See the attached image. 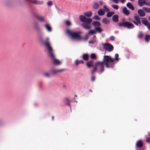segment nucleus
Here are the masks:
<instances>
[{"mask_svg": "<svg viewBox=\"0 0 150 150\" xmlns=\"http://www.w3.org/2000/svg\"><path fill=\"white\" fill-rule=\"evenodd\" d=\"M93 19L95 20H97L98 21L100 20V19L99 16L97 15L93 17Z\"/></svg>", "mask_w": 150, "mask_h": 150, "instance_id": "obj_38", "label": "nucleus"}, {"mask_svg": "<svg viewBox=\"0 0 150 150\" xmlns=\"http://www.w3.org/2000/svg\"><path fill=\"white\" fill-rule=\"evenodd\" d=\"M137 13L141 17H144L146 15L144 11L142 9H139L137 11Z\"/></svg>", "mask_w": 150, "mask_h": 150, "instance_id": "obj_12", "label": "nucleus"}, {"mask_svg": "<svg viewBox=\"0 0 150 150\" xmlns=\"http://www.w3.org/2000/svg\"><path fill=\"white\" fill-rule=\"evenodd\" d=\"M95 30L99 33H101L103 30L100 27H95Z\"/></svg>", "mask_w": 150, "mask_h": 150, "instance_id": "obj_34", "label": "nucleus"}, {"mask_svg": "<svg viewBox=\"0 0 150 150\" xmlns=\"http://www.w3.org/2000/svg\"><path fill=\"white\" fill-rule=\"evenodd\" d=\"M93 62L92 61H88L86 63V65L87 67L88 68H90L91 67H93Z\"/></svg>", "mask_w": 150, "mask_h": 150, "instance_id": "obj_24", "label": "nucleus"}, {"mask_svg": "<svg viewBox=\"0 0 150 150\" xmlns=\"http://www.w3.org/2000/svg\"><path fill=\"white\" fill-rule=\"evenodd\" d=\"M125 1V0H120V2L122 4H123Z\"/></svg>", "mask_w": 150, "mask_h": 150, "instance_id": "obj_49", "label": "nucleus"}, {"mask_svg": "<svg viewBox=\"0 0 150 150\" xmlns=\"http://www.w3.org/2000/svg\"><path fill=\"white\" fill-rule=\"evenodd\" d=\"M89 91L90 92H92V90H91V89L89 90Z\"/></svg>", "mask_w": 150, "mask_h": 150, "instance_id": "obj_55", "label": "nucleus"}, {"mask_svg": "<svg viewBox=\"0 0 150 150\" xmlns=\"http://www.w3.org/2000/svg\"><path fill=\"white\" fill-rule=\"evenodd\" d=\"M33 26L34 28L36 30H39L40 28L39 23L36 22H34L33 24Z\"/></svg>", "mask_w": 150, "mask_h": 150, "instance_id": "obj_13", "label": "nucleus"}, {"mask_svg": "<svg viewBox=\"0 0 150 150\" xmlns=\"http://www.w3.org/2000/svg\"><path fill=\"white\" fill-rule=\"evenodd\" d=\"M115 59L111 58L108 55L103 56V61H102L103 64H105L107 68H113L114 63H113Z\"/></svg>", "mask_w": 150, "mask_h": 150, "instance_id": "obj_3", "label": "nucleus"}, {"mask_svg": "<svg viewBox=\"0 0 150 150\" xmlns=\"http://www.w3.org/2000/svg\"><path fill=\"white\" fill-rule=\"evenodd\" d=\"M43 75L45 77L48 78L50 76V74L48 73H44Z\"/></svg>", "mask_w": 150, "mask_h": 150, "instance_id": "obj_37", "label": "nucleus"}, {"mask_svg": "<svg viewBox=\"0 0 150 150\" xmlns=\"http://www.w3.org/2000/svg\"><path fill=\"white\" fill-rule=\"evenodd\" d=\"M93 39H96V35H94L93 37Z\"/></svg>", "mask_w": 150, "mask_h": 150, "instance_id": "obj_52", "label": "nucleus"}, {"mask_svg": "<svg viewBox=\"0 0 150 150\" xmlns=\"http://www.w3.org/2000/svg\"><path fill=\"white\" fill-rule=\"evenodd\" d=\"M65 22V24L67 26H69L71 25V22L69 21H66Z\"/></svg>", "mask_w": 150, "mask_h": 150, "instance_id": "obj_40", "label": "nucleus"}, {"mask_svg": "<svg viewBox=\"0 0 150 150\" xmlns=\"http://www.w3.org/2000/svg\"><path fill=\"white\" fill-rule=\"evenodd\" d=\"M30 1L32 3L36 4H41L43 3V1H38L37 0H31Z\"/></svg>", "mask_w": 150, "mask_h": 150, "instance_id": "obj_15", "label": "nucleus"}, {"mask_svg": "<svg viewBox=\"0 0 150 150\" xmlns=\"http://www.w3.org/2000/svg\"><path fill=\"white\" fill-rule=\"evenodd\" d=\"M114 12L113 11L109 12L107 13L106 16L107 17H110L114 14Z\"/></svg>", "mask_w": 150, "mask_h": 150, "instance_id": "obj_26", "label": "nucleus"}, {"mask_svg": "<svg viewBox=\"0 0 150 150\" xmlns=\"http://www.w3.org/2000/svg\"><path fill=\"white\" fill-rule=\"evenodd\" d=\"M145 41L147 42H148L150 40V35H146L145 38Z\"/></svg>", "mask_w": 150, "mask_h": 150, "instance_id": "obj_28", "label": "nucleus"}, {"mask_svg": "<svg viewBox=\"0 0 150 150\" xmlns=\"http://www.w3.org/2000/svg\"><path fill=\"white\" fill-rule=\"evenodd\" d=\"M99 8V5L97 2L94 3L93 4V8L94 9H97Z\"/></svg>", "mask_w": 150, "mask_h": 150, "instance_id": "obj_29", "label": "nucleus"}, {"mask_svg": "<svg viewBox=\"0 0 150 150\" xmlns=\"http://www.w3.org/2000/svg\"><path fill=\"white\" fill-rule=\"evenodd\" d=\"M66 33L72 39L80 40L81 39V37L79 35V32H74L71 31L69 29H67L66 30Z\"/></svg>", "mask_w": 150, "mask_h": 150, "instance_id": "obj_5", "label": "nucleus"}, {"mask_svg": "<svg viewBox=\"0 0 150 150\" xmlns=\"http://www.w3.org/2000/svg\"><path fill=\"white\" fill-rule=\"evenodd\" d=\"M115 59L116 60L118 61V54H115Z\"/></svg>", "mask_w": 150, "mask_h": 150, "instance_id": "obj_41", "label": "nucleus"}, {"mask_svg": "<svg viewBox=\"0 0 150 150\" xmlns=\"http://www.w3.org/2000/svg\"><path fill=\"white\" fill-rule=\"evenodd\" d=\"M105 13V11L102 9H100L98 12V15L100 16H102L104 15Z\"/></svg>", "mask_w": 150, "mask_h": 150, "instance_id": "obj_20", "label": "nucleus"}, {"mask_svg": "<svg viewBox=\"0 0 150 150\" xmlns=\"http://www.w3.org/2000/svg\"><path fill=\"white\" fill-rule=\"evenodd\" d=\"M145 5L150 6V1L147 2L146 1Z\"/></svg>", "mask_w": 150, "mask_h": 150, "instance_id": "obj_47", "label": "nucleus"}, {"mask_svg": "<svg viewBox=\"0 0 150 150\" xmlns=\"http://www.w3.org/2000/svg\"><path fill=\"white\" fill-rule=\"evenodd\" d=\"M99 3L101 5H102L103 4V2L101 1H99Z\"/></svg>", "mask_w": 150, "mask_h": 150, "instance_id": "obj_51", "label": "nucleus"}, {"mask_svg": "<svg viewBox=\"0 0 150 150\" xmlns=\"http://www.w3.org/2000/svg\"><path fill=\"white\" fill-rule=\"evenodd\" d=\"M146 141L147 142L150 143V137H148L147 138Z\"/></svg>", "mask_w": 150, "mask_h": 150, "instance_id": "obj_46", "label": "nucleus"}, {"mask_svg": "<svg viewBox=\"0 0 150 150\" xmlns=\"http://www.w3.org/2000/svg\"><path fill=\"white\" fill-rule=\"evenodd\" d=\"M77 95H75V96H76V97H77Z\"/></svg>", "mask_w": 150, "mask_h": 150, "instance_id": "obj_58", "label": "nucleus"}, {"mask_svg": "<svg viewBox=\"0 0 150 150\" xmlns=\"http://www.w3.org/2000/svg\"><path fill=\"white\" fill-rule=\"evenodd\" d=\"M146 0H138V4L139 6H142L145 4Z\"/></svg>", "mask_w": 150, "mask_h": 150, "instance_id": "obj_17", "label": "nucleus"}, {"mask_svg": "<svg viewBox=\"0 0 150 150\" xmlns=\"http://www.w3.org/2000/svg\"><path fill=\"white\" fill-rule=\"evenodd\" d=\"M90 58L91 59H96V55L93 53H92L90 55Z\"/></svg>", "mask_w": 150, "mask_h": 150, "instance_id": "obj_35", "label": "nucleus"}, {"mask_svg": "<svg viewBox=\"0 0 150 150\" xmlns=\"http://www.w3.org/2000/svg\"><path fill=\"white\" fill-rule=\"evenodd\" d=\"M142 23L147 27L150 25V23L148 22L147 19L145 18H142Z\"/></svg>", "mask_w": 150, "mask_h": 150, "instance_id": "obj_10", "label": "nucleus"}, {"mask_svg": "<svg viewBox=\"0 0 150 150\" xmlns=\"http://www.w3.org/2000/svg\"><path fill=\"white\" fill-rule=\"evenodd\" d=\"M143 9L147 13H150V8L146 7H144L143 8Z\"/></svg>", "mask_w": 150, "mask_h": 150, "instance_id": "obj_33", "label": "nucleus"}, {"mask_svg": "<svg viewBox=\"0 0 150 150\" xmlns=\"http://www.w3.org/2000/svg\"><path fill=\"white\" fill-rule=\"evenodd\" d=\"M79 19L80 21L83 23L81 24V26L84 29L86 30H89L91 28L90 25L92 21V19L87 18L82 15L79 16Z\"/></svg>", "mask_w": 150, "mask_h": 150, "instance_id": "obj_2", "label": "nucleus"}, {"mask_svg": "<svg viewBox=\"0 0 150 150\" xmlns=\"http://www.w3.org/2000/svg\"><path fill=\"white\" fill-rule=\"evenodd\" d=\"M115 37L114 36H111L110 38V39L111 41H114L115 40Z\"/></svg>", "mask_w": 150, "mask_h": 150, "instance_id": "obj_43", "label": "nucleus"}, {"mask_svg": "<svg viewBox=\"0 0 150 150\" xmlns=\"http://www.w3.org/2000/svg\"><path fill=\"white\" fill-rule=\"evenodd\" d=\"M65 70L64 69H52L51 71L52 74L53 75H55V74L58 72H60L63 71Z\"/></svg>", "mask_w": 150, "mask_h": 150, "instance_id": "obj_11", "label": "nucleus"}, {"mask_svg": "<svg viewBox=\"0 0 150 150\" xmlns=\"http://www.w3.org/2000/svg\"><path fill=\"white\" fill-rule=\"evenodd\" d=\"M136 146L138 147H142L143 146V142L141 140H138L136 144Z\"/></svg>", "mask_w": 150, "mask_h": 150, "instance_id": "obj_18", "label": "nucleus"}, {"mask_svg": "<svg viewBox=\"0 0 150 150\" xmlns=\"http://www.w3.org/2000/svg\"><path fill=\"white\" fill-rule=\"evenodd\" d=\"M117 25L120 27L123 26L124 27L128 29H132L135 27L132 23L128 21L119 22L118 23Z\"/></svg>", "mask_w": 150, "mask_h": 150, "instance_id": "obj_6", "label": "nucleus"}, {"mask_svg": "<svg viewBox=\"0 0 150 150\" xmlns=\"http://www.w3.org/2000/svg\"><path fill=\"white\" fill-rule=\"evenodd\" d=\"M52 120H54V117L53 116H52Z\"/></svg>", "mask_w": 150, "mask_h": 150, "instance_id": "obj_54", "label": "nucleus"}, {"mask_svg": "<svg viewBox=\"0 0 150 150\" xmlns=\"http://www.w3.org/2000/svg\"><path fill=\"white\" fill-rule=\"evenodd\" d=\"M40 41L42 42L47 49V52L49 56L52 59L53 63L56 65H58L61 63V62L59 60L55 58V56L54 52L53 49L51 47L50 42L49 38H47L46 40L42 41L41 39Z\"/></svg>", "mask_w": 150, "mask_h": 150, "instance_id": "obj_1", "label": "nucleus"}, {"mask_svg": "<svg viewBox=\"0 0 150 150\" xmlns=\"http://www.w3.org/2000/svg\"><path fill=\"white\" fill-rule=\"evenodd\" d=\"M139 16L137 15H136L134 17V19L136 21H130L134 23L136 25L138 26L139 24L141 25V22L139 19Z\"/></svg>", "mask_w": 150, "mask_h": 150, "instance_id": "obj_9", "label": "nucleus"}, {"mask_svg": "<svg viewBox=\"0 0 150 150\" xmlns=\"http://www.w3.org/2000/svg\"><path fill=\"white\" fill-rule=\"evenodd\" d=\"M119 16L117 15H114L112 16V21L115 23H117L118 21Z\"/></svg>", "mask_w": 150, "mask_h": 150, "instance_id": "obj_14", "label": "nucleus"}, {"mask_svg": "<svg viewBox=\"0 0 150 150\" xmlns=\"http://www.w3.org/2000/svg\"><path fill=\"white\" fill-rule=\"evenodd\" d=\"M83 15L88 17H90L91 16L92 13L91 11H89L87 12L84 13H83Z\"/></svg>", "mask_w": 150, "mask_h": 150, "instance_id": "obj_21", "label": "nucleus"}, {"mask_svg": "<svg viewBox=\"0 0 150 150\" xmlns=\"http://www.w3.org/2000/svg\"><path fill=\"white\" fill-rule=\"evenodd\" d=\"M45 27L48 32H51L52 31V29L50 26L48 24L45 25Z\"/></svg>", "mask_w": 150, "mask_h": 150, "instance_id": "obj_23", "label": "nucleus"}, {"mask_svg": "<svg viewBox=\"0 0 150 150\" xmlns=\"http://www.w3.org/2000/svg\"><path fill=\"white\" fill-rule=\"evenodd\" d=\"M88 34H87V35H86L85 37H84V39L85 40H86L88 39Z\"/></svg>", "mask_w": 150, "mask_h": 150, "instance_id": "obj_48", "label": "nucleus"}, {"mask_svg": "<svg viewBox=\"0 0 150 150\" xmlns=\"http://www.w3.org/2000/svg\"><path fill=\"white\" fill-rule=\"evenodd\" d=\"M83 59L85 61H87L89 59V56L87 54H84L83 55Z\"/></svg>", "mask_w": 150, "mask_h": 150, "instance_id": "obj_25", "label": "nucleus"}, {"mask_svg": "<svg viewBox=\"0 0 150 150\" xmlns=\"http://www.w3.org/2000/svg\"><path fill=\"white\" fill-rule=\"evenodd\" d=\"M96 40L93 39V40H91L89 42V43L90 44H93L95 42Z\"/></svg>", "mask_w": 150, "mask_h": 150, "instance_id": "obj_42", "label": "nucleus"}, {"mask_svg": "<svg viewBox=\"0 0 150 150\" xmlns=\"http://www.w3.org/2000/svg\"><path fill=\"white\" fill-rule=\"evenodd\" d=\"M93 25L95 27H98L101 25L100 22L97 21H94L92 23Z\"/></svg>", "mask_w": 150, "mask_h": 150, "instance_id": "obj_16", "label": "nucleus"}, {"mask_svg": "<svg viewBox=\"0 0 150 150\" xmlns=\"http://www.w3.org/2000/svg\"><path fill=\"white\" fill-rule=\"evenodd\" d=\"M68 105H69V106H70V104H69V103H68Z\"/></svg>", "mask_w": 150, "mask_h": 150, "instance_id": "obj_57", "label": "nucleus"}, {"mask_svg": "<svg viewBox=\"0 0 150 150\" xmlns=\"http://www.w3.org/2000/svg\"><path fill=\"white\" fill-rule=\"evenodd\" d=\"M103 47V48L105 51L108 52L112 51L114 47L112 45L109 43H103L102 44Z\"/></svg>", "mask_w": 150, "mask_h": 150, "instance_id": "obj_7", "label": "nucleus"}, {"mask_svg": "<svg viewBox=\"0 0 150 150\" xmlns=\"http://www.w3.org/2000/svg\"><path fill=\"white\" fill-rule=\"evenodd\" d=\"M91 80L92 81H95V79H96V77L95 76H92L91 77Z\"/></svg>", "mask_w": 150, "mask_h": 150, "instance_id": "obj_44", "label": "nucleus"}, {"mask_svg": "<svg viewBox=\"0 0 150 150\" xmlns=\"http://www.w3.org/2000/svg\"><path fill=\"white\" fill-rule=\"evenodd\" d=\"M148 30L150 31V25L147 27Z\"/></svg>", "mask_w": 150, "mask_h": 150, "instance_id": "obj_50", "label": "nucleus"}, {"mask_svg": "<svg viewBox=\"0 0 150 150\" xmlns=\"http://www.w3.org/2000/svg\"><path fill=\"white\" fill-rule=\"evenodd\" d=\"M149 21H150V16H149Z\"/></svg>", "mask_w": 150, "mask_h": 150, "instance_id": "obj_56", "label": "nucleus"}, {"mask_svg": "<svg viewBox=\"0 0 150 150\" xmlns=\"http://www.w3.org/2000/svg\"><path fill=\"white\" fill-rule=\"evenodd\" d=\"M47 5L48 6H51L52 4V1H48L47 3Z\"/></svg>", "mask_w": 150, "mask_h": 150, "instance_id": "obj_45", "label": "nucleus"}, {"mask_svg": "<svg viewBox=\"0 0 150 150\" xmlns=\"http://www.w3.org/2000/svg\"><path fill=\"white\" fill-rule=\"evenodd\" d=\"M94 69L91 71V73L94 74L98 69L100 70L99 73H101L104 70V66L102 62H96L93 66Z\"/></svg>", "mask_w": 150, "mask_h": 150, "instance_id": "obj_4", "label": "nucleus"}, {"mask_svg": "<svg viewBox=\"0 0 150 150\" xmlns=\"http://www.w3.org/2000/svg\"><path fill=\"white\" fill-rule=\"evenodd\" d=\"M33 16L40 22H45V19L43 17L36 13L33 14Z\"/></svg>", "mask_w": 150, "mask_h": 150, "instance_id": "obj_8", "label": "nucleus"}, {"mask_svg": "<svg viewBox=\"0 0 150 150\" xmlns=\"http://www.w3.org/2000/svg\"><path fill=\"white\" fill-rule=\"evenodd\" d=\"M122 12L126 16H128L129 14V11L127 10L126 7H124L123 8Z\"/></svg>", "mask_w": 150, "mask_h": 150, "instance_id": "obj_19", "label": "nucleus"}, {"mask_svg": "<svg viewBox=\"0 0 150 150\" xmlns=\"http://www.w3.org/2000/svg\"><path fill=\"white\" fill-rule=\"evenodd\" d=\"M125 20V19L124 18H123L122 19V21L123 22H124L125 21H124Z\"/></svg>", "mask_w": 150, "mask_h": 150, "instance_id": "obj_53", "label": "nucleus"}, {"mask_svg": "<svg viewBox=\"0 0 150 150\" xmlns=\"http://www.w3.org/2000/svg\"><path fill=\"white\" fill-rule=\"evenodd\" d=\"M103 8L106 11L108 12L110 11L109 9L105 5L103 6Z\"/></svg>", "mask_w": 150, "mask_h": 150, "instance_id": "obj_39", "label": "nucleus"}, {"mask_svg": "<svg viewBox=\"0 0 150 150\" xmlns=\"http://www.w3.org/2000/svg\"><path fill=\"white\" fill-rule=\"evenodd\" d=\"M144 36V35L142 32H140L138 35V37L139 38L141 39H142Z\"/></svg>", "mask_w": 150, "mask_h": 150, "instance_id": "obj_30", "label": "nucleus"}, {"mask_svg": "<svg viewBox=\"0 0 150 150\" xmlns=\"http://www.w3.org/2000/svg\"><path fill=\"white\" fill-rule=\"evenodd\" d=\"M102 22L106 24H108L109 23V21L106 18H104L102 20Z\"/></svg>", "mask_w": 150, "mask_h": 150, "instance_id": "obj_27", "label": "nucleus"}, {"mask_svg": "<svg viewBox=\"0 0 150 150\" xmlns=\"http://www.w3.org/2000/svg\"><path fill=\"white\" fill-rule=\"evenodd\" d=\"M127 6L132 10H134V8L132 5L130 3L128 2L126 4Z\"/></svg>", "mask_w": 150, "mask_h": 150, "instance_id": "obj_22", "label": "nucleus"}, {"mask_svg": "<svg viewBox=\"0 0 150 150\" xmlns=\"http://www.w3.org/2000/svg\"><path fill=\"white\" fill-rule=\"evenodd\" d=\"M96 32L95 30H91L89 31L88 33V34L90 35H93L96 34Z\"/></svg>", "mask_w": 150, "mask_h": 150, "instance_id": "obj_32", "label": "nucleus"}, {"mask_svg": "<svg viewBox=\"0 0 150 150\" xmlns=\"http://www.w3.org/2000/svg\"><path fill=\"white\" fill-rule=\"evenodd\" d=\"M112 6L113 8L116 10H118L119 8V6L117 5H112Z\"/></svg>", "mask_w": 150, "mask_h": 150, "instance_id": "obj_36", "label": "nucleus"}, {"mask_svg": "<svg viewBox=\"0 0 150 150\" xmlns=\"http://www.w3.org/2000/svg\"><path fill=\"white\" fill-rule=\"evenodd\" d=\"M81 63L83 64L84 63L83 61L82 60L79 61L77 60H76L75 61V64L76 66H77L79 64Z\"/></svg>", "mask_w": 150, "mask_h": 150, "instance_id": "obj_31", "label": "nucleus"}]
</instances>
